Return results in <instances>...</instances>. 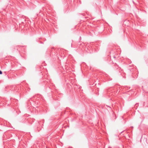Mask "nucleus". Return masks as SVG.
Instances as JSON below:
<instances>
[{
  "instance_id": "f257e3e1",
  "label": "nucleus",
  "mask_w": 148,
  "mask_h": 148,
  "mask_svg": "<svg viewBox=\"0 0 148 148\" xmlns=\"http://www.w3.org/2000/svg\"><path fill=\"white\" fill-rule=\"evenodd\" d=\"M2 72L0 70V74H2Z\"/></svg>"
}]
</instances>
